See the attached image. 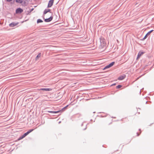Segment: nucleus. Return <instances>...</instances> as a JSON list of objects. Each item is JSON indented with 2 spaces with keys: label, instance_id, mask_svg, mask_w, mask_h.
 Instances as JSON below:
<instances>
[{
  "label": "nucleus",
  "instance_id": "nucleus-12",
  "mask_svg": "<svg viewBox=\"0 0 154 154\" xmlns=\"http://www.w3.org/2000/svg\"><path fill=\"white\" fill-rule=\"evenodd\" d=\"M125 77V75H123L122 76H119L118 78V79L119 80H123Z\"/></svg>",
  "mask_w": 154,
  "mask_h": 154
},
{
  "label": "nucleus",
  "instance_id": "nucleus-7",
  "mask_svg": "<svg viewBox=\"0 0 154 154\" xmlns=\"http://www.w3.org/2000/svg\"><path fill=\"white\" fill-rule=\"evenodd\" d=\"M144 53V52L140 51L138 53L137 59L139 58Z\"/></svg>",
  "mask_w": 154,
  "mask_h": 154
},
{
  "label": "nucleus",
  "instance_id": "nucleus-25",
  "mask_svg": "<svg viewBox=\"0 0 154 154\" xmlns=\"http://www.w3.org/2000/svg\"><path fill=\"white\" fill-rule=\"evenodd\" d=\"M111 117L112 118H114V119H116V117L112 116Z\"/></svg>",
  "mask_w": 154,
  "mask_h": 154
},
{
  "label": "nucleus",
  "instance_id": "nucleus-2",
  "mask_svg": "<svg viewBox=\"0 0 154 154\" xmlns=\"http://www.w3.org/2000/svg\"><path fill=\"white\" fill-rule=\"evenodd\" d=\"M37 128L32 129H30L28 131L24 133L23 135L20 136L17 139L18 140H20L24 138L25 137L27 136L29 134Z\"/></svg>",
  "mask_w": 154,
  "mask_h": 154
},
{
  "label": "nucleus",
  "instance_id": "nucleus-18",
  "mask_svg": "<svg viewBox=\"0 0 154 154\" xmlns=\"http://www.w3.org/2000/svg\"><path fill=\"white\" fill-rule=\"evenodd\" d=\"M137 109V113L139 114H140V112L139 111L138 109L139 110H140V109L139 108H136Z\"/></svg>",
  "mask_w": 154,
  "mask_h": 154
},
{
  "label": "nucleus",
  "instance_id": "nucleus-17",
  "mask_svg": "<svg viewBox=\"0 0 154 154\" xmlns=\"http://www.w3.org/2000/svg\"><path fill=\"white\" fill-rule=\"evenodd\" d=\"M43 22V21L40 19H38L37 20V23H42Z\"/></svg>",
  "mask_w": 154,
  "mask_h": 154
},
{
  "label": "nucleus",
  "instance_id": "nucleus-10",
  "mask_svg": "<svg viewBox=\"0 0 154 154\" xmlns=\"http://www.w3.org/2000/svg\"><path fill=\"white\" fill-rule=\"evenodd\" d=\"M39 90L47 91H50L51 90V89L49 88H41L39 89Z\"/></svg>",
  "mask_w": 154,
  "mask_h": 154
},
{
  "label": "nucleus",
  "instance_id": "nucleus-4",
  "mask_svg": "<svg viewBox=\"0 0 154 154\" xmlns=\"http://www.w3.org/2000/svg\"><path fill=\"white\" fill-rule=\"evenodd\" d=\"M23 11V10L20 8H17L16 11V14H20L22 13Z\"/></svg>",
  "mask_w": 154,
  "mask_h": 154
},
{
  "label": "nucleus",
  "instance_id": "nucleus-14",
  "mask_svg": "<svg viewBox=\"0 0 154 154\" xmlns=\"http://www.w3.org/2000/svg\"><path fill=\"white\" fill-rule=\"evenodd\" d=\"M51 11V10L50 9H45V11H44V14H46L48 12H50Z\"/></svg>",
  "mask_w": 154,
  "mask_h": 154
},
{
  "label": "nucleus",
  "instance_id": "nucleus-31",
  "mask_svg": "<svg viewBox=\"0 0 154 154\" xmlns=\"http://www.w3.org/2000/svg\"><path fill=\"white\" fill-rule=\"evenodd\" d=\"M61 121H60L59 122V123H61Z\"/></svg>",
  "mask_w": 154,
  "mask_h": 154
},
{
  "label": "nucleus",
  "instance_id": "nucleus-24",
  "mask_svg": "<svg viewBox=\"0 0 154 154\" xmlns=\"http://www.w3.org/2000/svg\"><path fill=\"white\" fill-rule=\"evenodd\" d=\"M6 1L8 2H10L11 1H12V0H6Z\"/></svg>",
  "mask_w": 154,
  "mask_h": 154
},
{
  "label": "nucleus",
  "instance_id": "nucleus-23",
  "mask_svg": "<svg viewBox=\"0 0 154 154\" xmlns=\"http://www.w3.org/2000/svg\"><path fill=\"white\" fill-rule=\"evenodd\" d=\"M84 122H82V124H81V126H83V123H84Z\"/></svg>",
  "mask_w": 154,
  "mask_h": 154
},
{
  "label": "nucleus",
  "instance_id": "nucleus-30",
  "mask_svg": "<svg viewBox=\"0 0 154 154\" xmlns=\"http://www.w3.org/2000/svg\"><path fill=\"white\" fill-rule=\"evenodd\" d=\"M139 131H141V129H139Z\"/></svg>",
  "mask_w": 154,
  "mask_h": 154
},
{
  "label": "nucleus",
  "instance_id": "nucleus-20",
  "mask_svg": "<svg viewBox=\"0 0 154 154\" xmlns=\"http://www.w3.org/2000/svg\"><path fill=\"white\" fill-rule=\"evenodd\" d=\"M88 124H89V123H88V124H87L86 125V126H85V128H84L83 129V130H85L86 129V128H87V125H88Z\"/></svg>",
  "mask_w": 154,
  "mask_h": 154
},
{
  "label": "nucleus",
  "instance_id": "nucleus-1",
  "mask_svg": "<svg viewBox=\"0 0 154 154\" xmlns=\"http://www.w3.org/2000/svg\"><path fill=\"white\" fill-rule=\"evenodd\" d=\"M68 106H64V107L62 108L61 109H59L58 110L54 109V111H46L51 113L53 114V115H51L49 114H46L49 116H55L56 115H54V114L58 113H60V114L59 115H60V114L65 111L67 109Z\"/></svg>",
  "mask_w": 154,
  "mask_h": 154
},
{
  "label": "nucleus",
  "instance_id": "nucleus-29",
  "mask_svg": "<svg viewBox=\"0 0 154 154\" xmlns=\"http://www.w3.org/2000/svg\"><path fill=\"white\" fill-rule=\"evenodd\" d=\"M104 113V112H99L98 113Z\"/></svg>",
  "mask_w": 154,
  "mask_h": 154
},
{
  "label": "nucleus",
  "instance_id": "nucleus-34",
  "mask_svg": "<svg viewBox=\"0 0 154 154\" xmlns=\"http://www.w3.org/2000/svg\"><path fill=\"white\" fill-rule=\"evenodd\" d=\"M95 112H93V113H95Z\"/></svg>",
  "mask_w": 154,
  "mask_h": 154
},
{
  "label": "nucleus",
  "instance_id": "nucleus-8",
  "mask_svg": "<svg viewBox=\"0 0 154 154\" xmlns=\"http://www.w3.org/2000/svg\"><path fill=\"white\" fill-rule=\"evenodd\" d=\"M153 30H151L149 32L145 35L144 37L143 38L142 40H144V39H145L147 37V35H149L151 33L152 31Z\"/></svg>",
  "mask_w": 154,
  "mask_h": 154
},
{
  "label": "nucleus",
  "instance_id": "nucleus-36",
  "mask_svg": "<svg viewBox=\"0 0 154 154\" xmlns=\"http://www.w3.org/2000/svg\"><path fill=\"white\" fill-rule=\"evenodd\" d=\"M91 121H92V119H91Z\"/></svg>",
  "mask_w": 154,
  "mask_h": 154
},
{
  "label": "nucleus",
  "instance_id": "nucleus-26",
  "mask_svg": "<svg viewBox=\"0 0 154 154\" xmlns=\"http://www.w3.org/2000/svg\"><path fill=\"white\" fill-rule=\"evenodd\" d=\"M34 9L33 8H32L31 9V10H30V12H31Z\"/></svg>",
  "mask_w": 154,
  "mask_h": 154
},
{
  "label": "nucleus",
  "instance_id": "nucleus-37",
  "mask_svg": "<svg viewBox=\"0 0 154 154\" xmlns=\"http://www.w3.org/2000/svg\"><path fill=\"white\" fill-rule=\"evenodd\" d=\"M66 106H68V105H67Z\"/></svg>",
  "mask_w": 154,
  "mask_h": 154
},
{
  "label": "nucleus",
  "instance_id": "nucleus-9",
  "mask_svg": "<svg viewBox=\"0 0 154 154\" xmlns=\"http://www.w3.org/2000/svg\"><path fill=\"white\" fill-rule=\"evenodd\" d=\"M53 17L51 16L49 18L45 19V22H48L51 21L53 19Z\"/></svg>",
  "mask_w": 154,
  "mask_h": 154
},
{
  "label": "nucleus",
  "instance_id": "nucleus-19",
  "mask_svg": "<svg viewBox=\"0 0 154 154\" xmlns=\"http://www.w3.org/2000/svg\"><path fill=\"white\" fill-rule=\"evenodd\" d=\"M122 87V86L120 85H119L116 86V88H119Z\"/></svg>",
  "mask_w": 154,
  "mask_h": 154
},
{
  "label": "nucleus",
  "instance_id": "nucleus-22",
  "mask_svg": "<svg viewBox=\"0 0 154 154\" xmlns=\"http://www.w3.org/2000/svg\"><path fill=\"white\" fill-rule=\"evenodd\" d=\"M140 133H141V132H140V133L139 134V133H138V132H137V133H136V134H137V136H139L140 135Z\"/></svg>",
  "mask_w": 154,
  "mask_h": 154
},
{
  "label": "nucleus",
  "instance_id": "nucleus-13",
  "mask_svg": "<svg viewBox=\"0 0 154 154\" xmlns=\"http://www.w3.org/2000/svg\"><path fill=\"white\" fill-rule=\"evenodd\" d=\"M41 56V53H39L37 55L35 58V60H38V58H40Z\"/></svg>",
  "mask_w": 154,
  "mask_h": 154
},
{
  "label": "nucleus",
  "instance_id": "nucleus-21",
  "mask_svg": "<svg viewBox=\"0 0 154 154\" xmlns=\"http://www.w3.org/2000/svg\"><path fill=\"white\" fill-rule=\"evenodd\" d=\"M45 123V121H43L42 120V121L41 122V124L42 125H43V124H44Z\"/></svg>",
  "mask_w": 154,
  "mask_h": 154
},
{
  "label": "nucleus",
  "instance_id": "nucleus-32",
  "mask_svg": "<svg viewBox=\"0 0 154 154\" xmlns=\"http://www.w3.org/2000/svg\"><path fill=\"white\" fill-rule=\"evenodd\" d=\"M15 106H14V109H15Z\"/></svg>",
  "mask_w": 154,
  "mask_h": 154
},
{
  "label": "nucleus",
  "instance_id": "nucleus-16",
  "mask_svg": "<svg viewBox=\"0 0 154 154\" xmlns=\"http://www.w3.org/2000/svg\"><path fill=\"white\" fill-rule=\"evenodd\" d=\"M16 2L18 3L21 4L23 2V0H15Z\"/></svg>",
  "mask_w": 154,
  "mask_h": 154
},
{
  "label": "nucleus",
  "instance_id": "nucleus-35",
  "mask_svg": "<svg viewBox=\"0 0 154 154\" xmlns=\"http://www.w3.org/2000/svg\"><path fill=\"white\" fill-rule=\"evenodd\" d=\"M32 107V106H30V107H31L30 108H31Z\"/></svg>",
  "mask_w": 154,
  "mask_h": 154
},
{
  "label": "nucleus",
  "instance_id": "nucleus-15",
  "mask_svg": "<svg viewBox=\"0 0 154 154\" xmlns=\"http://www.w3.org/2000/svg\"><path fill=\"white\" fill-rule=\"evenodd\" d=\"M81 115L79 114H76L74 116V117L75 118H79L81 116Z\"/></svg>",
  "mask_w": 154,
  "mask_h": 154
},
{
  "label": "nucleus",
  "instance_id": "nucleus-11",
  "mask_svg": "<svg viewBox=\"0 0 154 154\" xmlns=\"http://www.w3.org/2000/svg\"><path fill=\"white\" fill-rule=\"evenodd\" d=\"M100 42L101 45L102 46H104L106 45L105 42L104 41V40L103 39H101L100 40Z\"/></svg>",
  "mask_w": 154,
  "mask_h": 154
},
{
  "label": "nucleus",
  "instance_id": "nucleus-28",
  "mask_svg": "<svg viewBox=\"0 0 154 154\" xmlns=\"http://www.w3.org/2000/svg\"><path fill=\"white\" fill-rule=\"evenodd\" d=\"M106 115H105V116H103V117H106Z\"/></svg>",
  "mask_w": 154,
  "mask_h": 154
},
{
  "label": "nucleus",
  "instance_id": "nucleus-3",
  "mask_svg": "<svg viewBox=\"0 0 154 154\" xmlns=\"http://www.w3.org/2000/svg\"><path fill=\"white\" fill-rule=\"evenodd\" d=\"M114 63H115L114 62L111 63H110L108 65L104 67V68L103 69H106L109 68L110 67H111V66H113V65L114 64Z\"/></svg>",
  "mask_w": 154,
  "mask_h": 154
},
{
  "label": "nucleus",
  "instance_id": "nucleus-33",
  "mask_svg": "<svg viewBox=\"0 0 154 154\" xmlns=\"http://www.w3.org/2000/svg\"><path fill=\"white\" fill-rule=\"evenodd\" d=\"M50 119H53V118H50Z\"/></svg>",
  "mask_w": 154,
  "mask_h": 154
},
{
  "label": "nucleus",
  "instance_id": "nucleus-27",
  "mask_svg": "<svg viewBox=\"0 0 154 154\" xmlns=\"http://www.w3.org/2000/svg\"><path fill=\"white\" fill-rule=\"evenodd\" d=\"M100 117H103V116H102V115H100Z\"/></svg>",
  "mask_w": 154,
  "mask_h": 154
},
{
  "label": "nucleus",
  "instance_id": "nucleus-6",
  "mask_svg": "<svg viewBox=\"0 0 154 154\" xmlns=\"http://www.w3.org/2000/svg\"><path fill=\"white\" fill-rule=\"evenodd\" d=\"M18 24V22L15 23L13 22L10 24L9 26L11 27H13L17 25Z\"/></svg>",
  "mask_w": 154,
  "mask_h": 154
},
{
  "label": "nucleus",
  "instance_id": "nucleus-5",
  "mask_svg": "<svg viewBox=\"0 0 154 154\" xmlns=\"http://www.w3.org/2000/svg\"><path fill=\"white\" fill-rule=\"evenodd\" d=\"M54 0H50L49 2L48 6V8L51 7L53 5Z\"/></svg>",
  "mask_w": 154,
  "mask_h": 154
}]
</instances>
